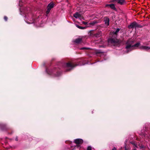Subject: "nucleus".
I'll return each instance as SVG.
<instances>
[{"label": "nucleus", "instance_id": "1", "mask_svg": "<svg viewBox=\"0 0 150 150\" xmlns=\"http://www.w3.org/2000/svg\"><path fill=\"white\" fill-rule=\"evenodd\" d=\"M126 47L127 52L134 49V47H138L140 45V43H138L133 45H132V43H131L129 42V41H128Z\"/></svg>", "mask_w": 150, "mask_h": 150}, {"label": "nucleus", "instance_id": "13", "mask_svg": "<svg viewBox=\"0 0 150 150\" xmlns=\"http://www.w3.org/2000/svg\"><path fill=\"white\" fill-rule=\"evenodd\" d=\"M120 31V29L117 28L116 29V30L115 32H113V33L114 34H116L117 33H118Z\"/></svg>", "mask_w": 150, "mask_h": 150}, {"label": "nucleus", "instance_id": "19", "mask_svg": "<svg viewBox=\"0 0 150 150\" xmlns=\"http://www.w3.org/2000/svg\"><path fill=\"white\" fill-rule=\"evenodd\" d=\"M112 150H116V149L115 147H114L112 149Z\"/></svg>", "mask_w": 150, "mask_h": 150}, {"label": "nucleus", "instance_id": "11", "mask_svg": "<svg viewBox=\"0 0 150 150\" xmlns=\"http://www.w3.org/2000/svg\"><path fill=\"white\" fill-rule=\"evenodd\" d=\"M74 16L76 18H79L81 17V15L78 13L76 12L74 14Z\"/></svg>", "mask_w": 150, "mask_h": 150}, {"label": "nucleus", "instance_id": "16", "mask_svg": "<svg viewBox=\"0 0 150 150\" xmlns=\"http://www.w3.org/2000/svg\"><path fill=\"white\" fill-rule=\"evenodd\" d=\"M87 150H91V146H88L87 149Z\"/></svg>", "mask_w": 150, "mask_h": 150}, {"label": "nucleus", "instance_id": "3", "mask_svg": "<svg viewBox=\"0 0 150 150\" xmlns=\"http://www.w3.org/2000/svg\"><path fill=\"white\" fill-rule=\"evenodd\" d=\"M54 6V4L52 2H50L47 6V10L46 11V13L48 14L51 9Z\"/></svg>", "mask_w": 150, "mask_h": 150}, {"label": "nucleus", "instance_id": "5", "mask_svg": "<svg viewBox=\"0 0 150 150\" xmlns=\"http://www.w3.org/2000/svg\"><path fill=\"white\" fill-rule=\"evenodd\" d=\"M104 21L105 23V24L106 25L108 26L109 24V19L107 17H105L104 18Z\"/></svg>", "mask_w": 150, "mask_h": 150}, {"label": "nucleus", "instance_id": "15", "mask_svg": "<svg viewBox=\"0 0 150 150\" xmlns=\"http://www.w3.org/2000/svg\"><path fill=\"white\" fill-rule=\"evenodd\" d=\"M76 26L79 28L81 29H84V28L78 25H76Z\"/></svg>", "mask_w": 150, "mask_h": 150}, {"label": "nucleus", "instance_id": "12", "mask_svg": "<svg viewBox=\"0 0 150 150\" xmlns=\"http://www.w3.org/2000/svg\"><path fill=\"white\" fill-rule=\"evenodd\" d=\"M82 39L81 38H78L76 39L74 42L76 43H79L81 41Z\"/></svg>", "mask_w": 150, "mask_h": 150}, {"label": "nucleus", "instance_id": "17", "mask_svg": "<svg viewBox=\"0 0 150 150\" xmlns=\"http://www.w3.org/2000/svg\"><path fill=\"white\" fill-rule=\"evenodd\" d=\"M7 17L6 16H4V19L6 21H7Z\"/></svg>", "mask_w": 150, "mask_h": 150}, {"label": "nucleus", "instance_id": "21", "mask_svg": "<svg viewBox=\"0 0 150 150\" xmlns=\"http://www.w3.org/2000/svg\"><path fill=\"white\" fill-rule=\"evenodd\" d=\"M133 150H136V149H134Z\"/></svg>", "mask_w": 150, "mask_h": 150}, {"label": "nucleus", "instance_id": "8", "mask_svg": "<svg viewBox=\"0 0 150 150\" xmlns=\"http://www.w3.org/2000/svg\"><path fill=\"white\" fill-rule=\"evenodd\" d=\"M67 66L68 67H71V69H72L74 67L76 66V65H74V64H73L71 63H68L67 64Z\"/></svg>", "mask_w": 150, "mask_h": 150}, {"label": "nucleus", "instance_id": "7", "mask_svg": "<svg viewBox=\"0 0 150 150\" xmlns=\"http://www.w3.org/2000/svg\"><path fill=\"white\" fill-rule=\"evenodd\" d=\"M109 43H115L117 42V40L116 39H110L108 40Z\"/></svg>", "mask_w": 150, "mask_h": 150}, {"label": "nucleus", "instance_id": "10", "mask_svg": "<svg viewBox=\"0 0 150 150\" xmlns=\"http://www.w3.org/2000/svg\"><path fill=\"white\" fill-rule=\"evenodd\" d=\"M140 48L145 50H148L150 49V47L145 46H142L140 47Z\"/></svg>", "mask_w": 150, "mask_h": 150}, {"label": "nucleus", "instance_id": "14", "mask_svg": "<svg viewBox=\"0 0 150 150\" xmlns=\"http://www.w3.org/2000/svg\"><path fill=\"white\" fill-rule=\"evenodd\" d=\"M96 23V22H93L92 23H90L89 24L90 25H93L94 24H95Z\"/></svg>", "mask_w": 150, "mask_h": 150}, {"label": "nucleus", "instance_id": "18", "mask_svg": "<svg viewBox=\"0 0 150 150\" xmlns=\"http://www.w3.org/2000/svg\"><path fill=\"white\" fill-rule=\"evenodd\" d=\"M88 48H86V47H83V48H82L81 49V50H83V49H88Z\"/></svg>", "mask_w": 150, "mask_h": 150}, {"label": "nucleus", "instance_id": "4", "mask_svg": "<svg viewBox=\"0 0 150 150\" xmlns=\"http://www.w3.org/2000/svg\"><path fill=\"white\" fill-rule=\"evenodd\" d=\"M74 142L76 144H81L83 143V141L81 139H78L74 140Z\"/></svg>", "mask_w": 150, "mask_h": 150}, {"label": "nucleus", "instance_id": "20", "mask_svg": "<svg viewBox=\"0 0 150 150\" xmlns=\"http://www.w3.org/2000/svg\"><path fill=\"white\" fill-rule=\"evenodd\" d=\"M16 141H18V139H17V138H16Z\"/></svg>", "mask_w": 150, "mask_h": 150}, {"label": "nucleus", "instance_id": "9", "mask_svg": "<svg viewBox=\"0 0 150 150\" xmlns=\"http://www.w3.org/2000/svg\"><path fill=\"white\" fill-rule=\"evenodd\" d=\"M106 7L110 6V8L113 9H115L116 8L115 7V5L113 4H106L105 5Z\"/></svg>", "mask_w": 150, "mask_h": 150}, {"label": "nucleus", "instance_id": "2", "mask_svg": "<svg viewBox=\"0 0 150 150\" xmlns=\"http://www.w3.org/2000/svg\"><path fill=\"white\" fill-rule=\"evenodd\" d=\"M128 27L129 28H132L137 27H141V26L140 25H138L136 22H134L129 25Z\"/></svg>", "mask_w": 150, "mask_h": 150}, {"label": "nucleus", "instance_id": "6", "mask_svg": "<svg viewBox=\"0 0 150 150\" xmlns=\"http://www.w3.org/2000/svg\"><path fill=\"white\" fill-rule=\"evenodd\" d=\"M116 1L117 3L120 5H122L125 3V0H113L112 1Z\"/></svg>", "mask_w": 150, "mask_h": 150}]
</instances>
